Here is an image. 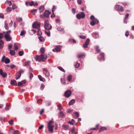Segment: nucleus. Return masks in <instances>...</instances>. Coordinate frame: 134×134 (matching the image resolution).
I'll use <instances>...</instances> for the list:
<instances>
[{"instance_id":"obj_54","label":"nucleus","mask_w":134,"mask_h":134,"mask_svg":"<svg viewBox=\"0 0 134 134\" xmlns=\"http://www.w3.org/2000/svg\"><path fill=\"white\" fill-rule=\"evenodd\" d=\"M10 108V107L9 106H8L7 105H6V107H5V110H8Z\"/></svg>"},{"instance_id":"obj_8","label":"nucleus","mask_w":134,"mask_h":134,"mask_svg":"<svg viewBox=\"0 0 134 134\" xmlns=\"http://www.w3.org/2000/svg\"><path fill=\"white\" fill-rule=\"evenodd\" d=\"M32 27L34 28L38 29L40 27V23L39 22H35L32 25Z\"/></svg>"},{"instance_id":"obj_61","label":"nucleus","mask_w":134,"mask_h":134,"mask_svg":"<svg viewBox=\"0 0 134 134\" xmlns=\"http://www.w3.org/2000/svg\"><path fill=\"white\" fill-rule=\"evenodd\" d=\"M75 10L76 9L75 8H72V13H73V14H74L75 13Z\"/></svg>"},{"instance_id":"obj_36","label":"nucleus","mask_w":134,"mask_h":134,"mask_svg":"<svg viewBox=\"0 0 134 134\" xmlns=\"http://www.w3.org/2000/svg\"><path fill=\"white\" fill-rule=\"evenodd\" d=\"M3 77H5L7 76V74L6 72H3L1 75Z\"/></svg>"},{"instance_id":"obj_46","label":"nucleus","mask_w":134,"mask_h":134,"mask_svg":"<svg viewBox=\"0 0 134 134\" xmlns=\"http://www.w3.org/2000/svg\"><path fill=\"white\" fill-rule=\"evenodd\" d=\"M12 10L11 8L10 7H8L6 9V11L8 12H10Z\"/></svg>"},{"instance_id":"obj_43","label":"nucleus","mask_w":134,"mask_h":134,"mask_svg":"<svg viewBox=\"0 0 134 134\" xmlns=\"http://www.w3.org/2000/svg\"><path fill=\"white\" fill-rule=\"evenodd\" d=\"M24 54V53L23 51H20L19 52V55L20 56H21Z\"/></svg>"},{"instance_id":"obj_45","label":"nucleus","mask_w":134,"mask_h":134,"mask_svg":"<svg viewBox=\"0 0 134 134\" xmlns=\"http://www.w3.org/2000/svg\"><path fill=\"white\" fill-rule=\"evenodd\" d=\"M37 34L39 35H41L42 34V33L41 31L38 29L37 31Z\"/></svg>"},{"instance_id":"obj_38","label":"nucleus","mask_w":134,"mask_h":134,"mask_svg":"<svg viewBox=\"0 0 134 134\" xmlns=\"http://www.w3.org/2000/svg\"><path fill=\"white\" fill-rule=\"evenodd\" d=\"M74 120L72 119L71 121H69L68 122V123L71 125H73L74 124Z\"/></svg>"},{"instance_id":"obj_22","label":"nucleus","mask_w":134,"mask_h":134,"mask_svg":"<svg viewBox=\"0 0 134 134\" xmlns=\"http://www.w3.org/2000/svg\"><path fill=\"white\" fill-rule=\"evenodd\" d=\"M14 49L15 51H17L18 49L17 44L16 43H15L14 44Z\"/></svg>"},{"instance_id":"obj_41","label":"nucleus","mask_w":134,"mask_h":134,"mask_svg":"<svg viewBox=\"0 0 134 134\" xmlns=\"http://www.w3.org/2000/svg\"><path fill=\"white\" fill-rule=\"evenodd\" d=\"M57 107H58V109L59 110H61L62 109V107L60 104L58 105Z\"/></svg>"},{"instance_id":"obj_7","label":"nucleus","mask_w":134,"mask_h":134,"mask_svg":"<svg viewBox=\"0 0 134 134\" xmlns=\"http://www.w3.org/2000/svg\"><path fill=\"white\" fill-rule=\"evenodd\" d=\"M71 92L70 90H67L64 93L65 96L67 98L69 97L71 95Z\"/></svg>"},{"instance_id":"obj_13","label":"nucleus","mask_w":134,"mask_h":134,"mask_svg":"<svg viewBox=\"0 0 134 134\" xmlns=\"http://www.w3.org/2000/svg\"><path fill=\"white\" fill-rule=\"evenodd\" d=\"M57 29L58 31L62 32V33H63L64 32V29L63 27L60 26H59L58 27Z\"/></svg>"},{"instance_id":"obj_30","label":"nucleus","mask_w":134,"mask_h":134,"mask_svg":"<svg viewBox=\"0 0 134 134\" xmlns=\"http://www.w3.org/2000/svg\"><path fill=\"white\" fill-rule=\"evenodd\" d=\"M4 62L5 63H6V64H7L9 63L10 62V60L9 59H8V58H7L5 59Z\"/></svg>"},{"instance_id":"obj_11","label":"nucleus","mask_w":134,"mask_h":134,"mask_svg":"<svg viewBox=\"0 0 134 134\" xmlns=\"http://www.w3.org/2000/svg\"><path fill=\"white\" fill-rule=\"evenodd\" d=\"M51 13L48 10H46L44 14V16L45 17H48Z\"/></svg>"},{"instance_id":"obj_16","label":"nucleus","mask_w":134,"mask_h":134,"mask_svg":"<svg viewBox=\"0 0 134 134\" xmlns=\"http://www.w3.org/2000/svg\"><path fill=\"white\" fill-rule=\"evenodd\" d=\"M26 82L25 80H23L20 82L18 83V85L19 86H20L23 85Z\"/></svg>"},{"instance_id":"obj_56","label":"nucleus","mask_w":134,"mask_h":134,"mask_svg":"<svg viewBox=\"0 0 134 134\" xmlns=\"http://www.w3.org/2000/svg\"><path fill=\"white\" fill-rule=\"evenodd\" d=\"M56 9V7L55 6H53V7L52 8V12H54V11Z\"/></svg>"},{"instance_id":"obj_19","label":"nucleus","mask_w":134,"mask_h":134,"mask_svg":"<svg viewBox=\"0 0 134 134\" xmlns=\"http://www.w3.org/2000/svg\"><path fill=\"white\" fill-rule=\"evenodd\" d=\"M100 59L101 60H104V54L103 53H102L100 54Z\"/></svg>"},{"instance_id":"obj_64","label":"nucleus","mask_w":134,"mask_h":134,"mask_svg":"<svg viewBox=\"0 0 134 134\" xmlns=\"http://www.w3.org/2000/svg\"><path fill=\"white\" fill-rule=\"evenodd\" d=\"M14 134H19V132L17 130L15 131L14 133Z\"/></svg>"},{"instance_id":"obj_50","label":"nucleus","mask_w":134,"mask_h":134,"mask_svg":"<svg viewBox=\"0 0 134 134\" xmlns=\"http://www.w3.org/2000/svg\"><path fill=\"white\" fill-rule=\"evenodd\" d=\"M79 36L80 38L82 39H85L86 38V37L84 36Z\"/></svg>"},{"instance_id":"obj_44","label":"nucleus","mask_w":134,"mask_h":134,"mask_svg":"<svg viewBox=\"0 0 134 134\" xmlns=\"http://www.w3.org/2000/svg\"><path fill=\"white\" fill-rule=\"evenodd\" d=\"M80 65V64L78 62H76L75 64V66L76 68H78Z\"/></svg>"},{"instance_id":"obj_28","label":"nucleus","mask_w":134,"mask_h":134,"mask_svg":"<svg viewBox=\"0 0 134 134\" xmlns=\"http://www.w3.org/2000/svg\"><path fill=\"white\" fill-rule=\"evenodd\" d=\"M38 38L41 42H43L44 41V38L43 37H39Z\"/></svg>"},{"instance_id":"obj_18","label":"nucleus","mask_w":134,"mask_h":134,"mask_svg":"<svg viewBox=\"0 0 134 134\" xmlns=\"http://www.w3.org/2000/svg\"><path fill=\"white\" fill-rule=\"evenodd\" d=\"M92 35L93 37L95 38H97L98 37V34L97 32H95L93 33Z\"/></svg>"},{"instance_id":"obj_32","label":"nucleus","mask_w":134,"mask_h":134,"mask_svg":"<svg viewBox=\"0 0 134 134\" xmlns=\"http://www.w3.org/2000/svg\"><path fill=\"white\" fill-rule=\"evenodd\" d=\"M90 40L89 38H87L85 42V44L87 45H88L90 44Z\"/></svg>"},{"instance_id":"obj_34","label":"nucleus","mask_w":134,"mask_h":134,"mask_svg":"<svg viewBox=\"0 0 134 134\" xmlns=\"http://www.w3.org/2000/svg\"><path fill=\"white\" fill-rule=\"evenodd\" d=\"M40 52L42 53H44L45 50L44 48L42 47L40 48Z\"/></svg>"},{"instance_id":"obj_24","label":"nucleus","mask_w":134,"mask_h":134,"mask_svg":"<svg viewBox=\"0 0 134 134\" xmlns=\"http://www.w3.org/2000/svg\"><path fill=\"white\" fill-rule=\"evenodd\" d=\"M107 129L105 127H102L99 130V132H100L106 130Z\"/></svg>"},{"instance_id":"obj_59","label":"nucleus","mask_w":134,"mask_h":134,"mask_svg":"<svg viewBox=\"0 0 134 134\" xmlns=\"http://www.w3.org/2000/svg\"><path fill=\"white\" fill-rule=\"evenodd\" d=\"M11 31L10 30L7 31L6 32V34L5 35H10L9 34L11 33Z\"/></svg>"},{"instance_id":"obj_39","label":"nucleus","mask_w":134,"mask_h":134,"mask_svg":"<svg viewBox=\"0 0 134 134\" xmlns=\"http://www.w3.org/2000/svg\"><path fill=\"white\" fill-rule=\"evenodd\" d=\"M75 116L76 118H77L79 116V114L77 112H75Z\"/></svg>"},{"instance_id":"obj_21","label":"nucleus","mask_w":134,"mask_h":134,"mask_svg":"<svg viewBox=\"0 0 134 134\" xmlns=\"http://www.w3.org/2000/svg\"><path fill=\"white\" fill-rule=\"evenodd\" d=\"M44 7L43 6H41L39 8L40 13H41L44 10Z\"/></svg>"},{"instance_id":"obj_9","label":"nucleus","mask_w":134,"mask_h":134,"mask_svg":"<svg viewBox=\"0 0 134 134\" xmlns=\"http://www.w3.org/2000/svg\"><path fill=\"white\" fill-rule=\"evenodd\" d=\"M43 74L47 76L48 77L50 76L49 71L47 69H43Z\"/></svg>"},{"instance_id":"obj_31","label":"nucleus","mask_w":134,"mask_h":134,"mask_svg":"<svg viewBox=\"0 0 134 134\" xmlns=\"http://www.w3.org/2000/svg\"><path fill=\"white\" fill-rule=\"evenodd\" d=\"M30 63V62L29 61H28L24 63V66H28L29 65Z\"/></svg>"},{"instance_id":"obj_23","label":"nucleus","mask_w":134,"mask_h":134,"mask_svg":"<svg viewBox=\"0 0 134 134\" xmlns=\"http://www.w3.org/2000/svg\"><path fill=\"white\" fill-rule=\"evenodd\" d=\"M38 77L41 81H44L45 79L43 78L40 75H38Z\"/></svg>"},{"instance_id":"obj_57","label":"nucleus","mask_w":134,"mask_h":134,"mask_svg":"<svg viewBox=\"0 0 134 134\" xmlns=\"http://www.w3.org/2000/svg\"><path fill=\"white\" fill-rule=\"evenodd\" d=\"M17 20L19 21V22L22 21V19L21 18H19L18 19H17Z\"/></svg>"},{"instance_id":"obj_33","label":"nucleus","mask_w":134,"mask_h":134,"mask_svg":"<svg viewBox=\"0 0 134 134\" xmlns=\"http://www.w3.org/2000/svg\"><path fill=\"white\" fill-rule=\"evenodd\" d=\"M10 53L11 55H13L15 54V52L13 50H10Z\"/></svg>"},{"instance_id":"obj_5","label":"nucleus","mask_w":134,"mask_h":134,"mask_svg":"<svg viewBox=\"0 0 134 134\" xmlns=\"http://www.w3.org/2000/svg\"><path fill=\"white\" fill-rule=\"evenodd\" d=\"M85 16V14L83 12H82L76 15L77 18L79 19L83 18Z\"/></svg>"},{"instance_id":"obj_27","label":"nucleus","mask_w":134,"mask_h":134,"mask_svg":"<svg viewBox=\"0 0 134 134\" xmlns=\"http://www.w3.org/2000/svg\"><path fill=\"white\" fill-rule=\"evenodd\" d=\"M72 77L71 75H69L67 78V79L69 81H70L72 80Z\"/></svg>"},{"instance_id":"obj_2","label":"nucleus","mask_w":134,"mask_h":134,"mask_svg":"<svg viewBox=\"0 0 134 134\" xmlns=\"http://www.w3.org/2000/svg\"><path fill=\"white\" fill-rule=\"evenodd\" d=\"M53 121L51 120L49 122L48 124L47 128L48 129V131H49L51 133H52L53 132V128L54 126L53 125Z\"/></svg>"},{"instance_id":"obj_37","label":"nucleus","mask_w":134,"mask_h":134,"mask_svg":"<svg viewBox=\"0 0 134 134\" xmlns=\"http://www.w3.org/2000/svg\"><path fill=\"white\" fill-rule=\"evenodd\" d=\"M45 33L47 35L48 37H49L50 36V32L48 30L46 31Z\"/></svg>"},{"instance_id":"obj_4","label":"nucleus","mask_w":134,"mask_h":134,"mask_svg":"<svg viewBox=\"0 0 134 134\" xmlns=\"http://www.w3.org/2000/svg\"><path fill=\"white\" fill-rule=\"evenodd\" d=\"M44 28L46 30H51L52 29V26L49 24L48 20L44 21Z\"/></svg>"},{"instance_id":"obj_10","label":"nucleus","mask_w":134,"mask_h":134,"mask_svg":"<svg viewBox=\"0 0 134 134\" xmlns=\"http://www.w3.org/2000/svg\"><path fill=\"white\" fill-rule=\"evenodd\" d=\"M4 38L7 41H10L12 40V38L11 37L10 35H5Z\"/></svg>"},{"instance_id":"obj_17","label":"nucleus","mask_w":134,"mask_h":134,"mask_svg":"<svg viewBox=\"0 0 134 134\" xmlns=\"http://www.w3.org/2000/svg\"><path fill=\"white\" fill-rule=\"evenodd\" d=\"M11 84L13 85L16 86L17 85V83H16V81L15 80H13L11 81Z\"/></svg>"},{"instance_id":"obj_26","label":"nucleus","mask_w":134,"mask_h":134,"mask_svg":"<svg viewBox=\"0 0 134 134\" xmlns=\"http://www.w3.org/2000/svg\"><path fill=\"white\" fill-rule=\"evenodd\" d=\"M37 10V9H33L31 10V13L33 15H35V13L36 12Z\"/></svg>"},{"instance_id":"obj_42","label":"nucleus","mask_w":134,"mask_h":134,"mask_svg":"<svg viewBox=\"0 0 134 134\" xmlns=\"http://www.w3.org/2000/svg\"><path fill=\"white\" fill-rule=\"evenodd\" d=\"M75 131V129L74 127L70 131L69 133L70 134H72Z\"/></svg>"},{"instance_id":"obj_48","label":"nucleus","mask_w":134,"mask_h":134,"mask_svg":"<svg viewBox=\"0 0 134 134\" xmlns=\"http://www.w3.org/2000/svg\"><path fill=\"white\" fill-rule=\"evenodd\" d=\"M25 34V31L24 30H23L21 31L20 34V36H22L23 35H24Z\"/></svg>"},{"instance_id":"obj_20","label":"nucleus","mask_w":134,"mask_h":134,"mask_svg":"<svg viewBox=\"0 0 134 134\" xmlns=\"http://www.w3.org/2000/svg\"><path fill=\"white\" fill-rule=\"evenodd\" d=\"M3 42L2 40H0V49H1L3 48Z\"/></svg>"},{"instance_id":"obj_14","label":"nucleus","mask_w":134,"mask_h":134,"mask_svg":"<svg viewBox=\"0 0 134 134\" xmlns=\"http://www.w3.org/2000/svg\"><path fill=\"white\" fill-rule=\"evenodd\" d=\"M29 5L30 6H32V5H37L38 4L37 2L34 3L33 1L29 2Z\"/></svg>"},{"instance_id":"obj_12","label":"nucleus","mask_w":134,"mask_h":134,"mask_svg":"<svg viewBox=\"0 0 134 134\" xmlns=\"http://www.w3.org/2000/svg\"><path fill=\"white\" fill-rule=\"evenodd\" d=\"M60 48L59 46H56L55 49H53L52 51L53 52H58L60 51Z\"/></svg>"},{"instance_id":"obj_60","label":"nucleus","mask_w":134,"mask_h":134,"mask_svg":"<svg viewBox=\"0 0 134 134\" xmlns=\"http://www.w3.org/2000/svg\"><path fill=\"white\" fill-rule=\"evenodd\" d=\"M44 85L43 84H41V86L40 87V88L42 90H43V88L44 87Z\"/></svg>"},{"instance_id":"obj_15","label":"nucleus","mask_w":134,"mask_h":134,"mask_svg":"<svg viewBox=\"0 0 134 134\" xmlns=\"http://www.w3.org/2000/svg\"><path fill=\"white\" fill-rule=\"evenodd\" d=\"M85 54L84 53H82L78 55L77 57L79 58H81L85 57Z\"/></svg>"},{"instance_id":"obj_40","label":"nucleus","mask_w":134,"mask_h":134,"mask_svg":"<svg viewBox=\"0 0 134 134\" xmlns=\"http://www.w3.org/2000/svg\"><path fill=\"white\" fill-rule=\"evenodd\" d=\"M58 68L60 70L62 71L63 72H65V71L60 66L58 67Z\"/></svg>"},{"instance_id":"obj_29","label":"nucleus","mask_w":134,"mask_h":134,"mask_svg":"<svg viewBox=\"0 0 134 134\" xmlns=\"http://www.w3.org/2000/svg\"><path fill=\"white\" fill-rule=\"evenodd\" d=\"M21 75L20 74H19L18 73H17L16 74V76L15 79L16 80L19 79Z\"/></svg>"},{"instance_id":"obj_53","label":"nucleus","mask_w":134,"mask_h":134,"mask_svg":"<svg viewBox=\"0 0 134 134\" xmlns=\"http://www.w3.org/2000/svg\"><path fill=\"white\" fill-rule=\"evenodd\" d=\"M29 73L30 74L29 76V78L30 79H31V78L33 77V75L32 73L30 72Z\"/></svg>"},{"instance_id":"obj_1","label":"nucleus","mask_w":134,"mask_h":134,"mask_svg":"<svg viewBox=\"0 0 134 134\" xmlns=\"http://www.w3.org/2000/svg\"><path fill=\"white\" fill-rule=\"evenodd\" d=\"M47 58V55L45 54H41L40 56L37 55L35 57L36 61H38L39 62L41 61L43 62H45Z\"/></svg>"},{"instance_id":"obj_47","label":"nucleus","mask_w":134,"mask_h":134,"mask_svg":"<svg viewBox=\"0 0 134 134\" xmlns=\"http://www.w3.org/2000/svg\"><path fill=\"white\" fill-rule=\"evenodd\" d=\"M4 27L7 30H8L9 29V27L8 25V24L6 23H5Z\"/></svg>"},{"instance_id":"obj_62","label":"nucleus","mask_w":134,"mask_h":134,"mask_svg":"<svg viewBox=\"0 0 134 134\" xmlns=\"http://www.w3.org/2000/svg\"><path fill=\"white\" fill-rule=\"evenodd\" d=\"M9 124L12 125L13 124V121L12 120L10 121H9Z\"/></svg>"},{"instance_id":"obj_55","label":"nucleus","mask_w":134,"mask_h":134,"mask_svg":"<svg viewBox=\"0 0 134 134\" xmlns=\"http://www.w3.org/2000/svg\"><path fill=\"white\" fill-rule=\"evenodd\" d=\"M88 46V45L86 44H84L82 46L83 48H87Z\"/></svg>"},{"instance_id":"obj_6","label":"nucleus","mask_w":134,"mask_h":134,"mask_svg":"<svg viewBox=\"0 0 134 134\" xmlns=\"http://www.w3.org/2000/svg\"><path fill=\"white\" fill-rule=\"evenodd\" d=\"M115 9L119 12H122L124 11L123 7L120 5H116L115 7Z\"/></svg>"},{"instance_id":"obj_3","label":"nucleus","mask_w":134,"mask_h":134,"mask_svg":"<svg viewBox=\"0 0 134 134\" xmlns=\"http://www.w3.org/2000/svg\"><path fill=\"white\" fill-rule=\"evenodd\" d=\"M90 19L92 20L90 22V24L92 26H94L96 24H97L99 23V21L95 18L93 15L91 16Z\"/></svg>"},{"instance_id":"obj_51","label":"nucleus","mask_w":134,"mask_h":134,"mask_svg":"<svg viewBox=\"0 0 134 134\" xmlns=\"http://www.w3.org/2000/svg\"><path fill=\"white\" fill-rule=\"evenodd\" d=\"M96 50L97 52L98 53H99L100 52V50L99 49V47L98 46H97V47H96Z\"/></svg>"},{"instance_id":"obj_58","label":"nucleus","mask_w":134,"mask_h":134,"mask_svg":"<svg viewBox=\"0 0 134 134\" xmlns=\"http://www.w3.org/2000/svg\"><path fill=\"white\" fill-rule=\"evenodd\" d=\"M77 2L78 4H81L82 3V0H77Z\"/></svg>"},{"instance_id":"obj_35","label":"nucleus","mask_w":134,"mask_h":134,"mask_svg":"<svg viewBox=\"0 0 134 134\" xmlns=\"http://www.w3.org/2000/svg\"><path fill=\"white\" fill-rule=\"evenodd\" d=\"M59 115L62 117H65L64 114L62 111H60L59 113Z\"/></svg>"},{"instance_id":"obj_52","label":"nucleus","mask_w":134,"mask_h":134,"mask_svg":"<svg viewBox=\"0 0 134 134\" xmlns=\"http://www.w3.org/2000/svg\"><path fill=\"white\" fill-rule=\"evenodd\" d=\"M5 57L4 55H3L2 59L1 61L2 62H3L4 61V60H5Z\"/></svg>"},{"instance_id":"obj_63","label":"nucleus","mask_w":134,"mask_h":134,"mask_svg":"<svg viewBox=\"0 0 134 134\" xmlns=\"http://www.w3.org/2000/svg\"><path fill=\"white\" fill-rule=\"evenodd\" d=\"M3 37V35L2 33H0V39H2Z\"/></svg>"},{"instance_id":"obj_25","label":"nucleus","mask_w":134,"mask_h":134,"mask_svg":"<svg viewBox=\"0 0 134 134\" xmlns=\"http://www.w3.org/2000/svg\"><path fill=\"white\" fill-rule=\"evenodd\" d=\"M75 101L74 100L72 99L69 102V105L70 106L72 105L74 103H75Z\"/></svg>"},{"instance_id":"obj_49","label":"nucleus","mask_w":134,"mask_h":134,"mask_svg":"<svg viewBox=\"0 0 134 134\" xmlns=\"http://www.w3.org/2000/svg\"><path fill=\"white\" fill-rule=\"evenodd\" d=\"M63 127L64 128V129L66 130L68 129L69 126L68 125H63Z\"/></svg>"}]
</instances>
